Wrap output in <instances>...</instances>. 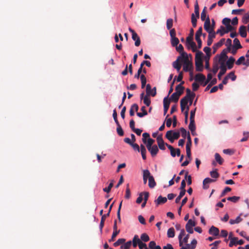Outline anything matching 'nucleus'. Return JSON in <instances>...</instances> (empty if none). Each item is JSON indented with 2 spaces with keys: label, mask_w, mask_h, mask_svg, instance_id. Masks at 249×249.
<instances>
[{
  "label": "nucleus",
  "mask_w": 249,
  "mask_h": 249,
  "mask_svg": "<svg viewBox=\"0 0 249 249\" xmlns=\"http://www.w3.org/2000/svg\"><path fill=\"white\" fill-rule=\"evenodd\" d=\"M181 55L182 62H183V71H189L193 70V64L192 62L189 61L187 53L185 52H183V53L181 54Z\"/></svg>",
  "instance_id": "nucleus-1"
},
{
  "label": "nucleus",
  "mask_w": 249,
  "mask_h": 249,
  "mask_svg": "<svg viewBox=\"0 0 249 249\" xmlns=\"http://www.w3.org/2000/svg\"><path fill=\"white\" fill-rule=\"evenodd\" d=\"M180 133L179 132H173L172 130L168 131L165 135L166 138L169 140L171 142H173L175 140H177L179 138Z\"/></svg>",
  "instance_id": "nucleus-2"
},
{
  "label": "nucleus",
  "mask_w": 249,
  "mask_h": 249,
  "mask_svg": "<svg viewBox=\"0 0 249 249\" xmlns=\"http://www.w3.org/2000/svg\"><path fill=\"white\" fill-rule=\"evenodd\" d=\"M202 21L205 20V23L204 25V29L209 33V34H211L213 32V27H212L211 28V23L210 19L209 18V17H200Z\"/></svg>",
  "instance_id": "nucleus-3"
},
{
  "label": "nucleus",
  "mask_w": 249,
  "mask_h": 249,
  "mask_svg": "<svg viewBox=\"0 0 249 249\" xmlns=\"http://www.w3.org/2000/svg\"><path fill=\"white\" fill-rule=\"evenodd\" d=\"M192 140L189 132H188L187 142L186 145V156L188 158L191 159V146Z\"/></svg>",
  "instance_id": "nucleus-4"
},
{
  "label": "nucleus",
  "mask_w": 249,
  "mask_h": 249,
  "mask_svg": "<svg viewBox=\"0 0 249 249\" xmlns=\"http://www.w3.org/2000/svg\"><path fill=\"white\" fill-rule=\"evenodd\" d=\"M193 34L192 36H189L186 38V45L187 47L189 49L191 48L192 51L195 52L196 51V44L195 42L193 41Z\"/></svg>",
  "instance_id": "nucleus-5"
},
{
  "label": "nucleus",
  "mask_w": 249,
  "mask_h": 249,
  "mask_svg": "<svg viewBox=\"0 0 249 249\" xmlns=\"http://www.w3.org/2000/svg\"><path fill=\"white\" fill-rule=\"evenodd\" d=\"M227 52L226 50H224L221 53L220 55H217L215 57V59L218 58V62L219 63H225L226 60L228 58V56L227 55Z\"/></svg>",
  "instance_id": "nucleus-6"
},
{
  "label": "nucleus",
  "mask_w": 249,
  "mask_h": 249,
  "mask_svg": "<svg viewBox=\"0 0 249 249\" xmlns=\"http://www.w3.org/2000/svg\"><path fill=\"white\" fill-rule=\"evenodd\" d=\"M196 225V223L194 221H193L191 219L188 220L185 226L186 231L189 233H193L194 232L193 227H195Z\"/></svg>",
  "instance_id": "nucleus-7"
},
{
  "label": "nucleus",
  "mask_w": 249,
  "mask_h": 249,
  "mask_svg": "<svg viewBox=\"0 0 249 249\" xmlns=\"http://www.w3.org/2000/svg\"><path fill=\"white\" fill-rule=\"evenodd\" d=\"M146 93L147 95H151L154 97L156 95V88L154 87L153 89H151V87L150 84H147L146 86Z\"/></svg>",
  "instance_id": "nucleus-8"
},
{
  "label": "nucleus",
  "mask_w": 249,
  "mask_h": 249,
  "mask_svg": "<svg viewBox=\"0 0 249 249\" xmlns=\"http://www.w3.org/2000/svg\"><path fill=\"white\" fill-rule=\"evenodd\" d=\"M113 204V203H112L110 206L108 213L107 214H105L102 216L101 222H100V228L101 231H102V229L104 226V222H105V220L106 218H107V217H108L109 216V214L111 212Z\"/></svg>",
  "instance_id": "nucleus-9"
},
{
  "label": "nucleus",
  "mask_w": 249,
  "mask_h": 249,
  "mask_svg": "<svg viewBox=\"0 0 249 249\" xmlns=\"http://www.w3.org/2000/svg\"><path fill=\"white\" fill-rule=\"evenodd\" d=\"M180 61H182V55L178 56L177 60L173 62V67L177 70V71L179 72L181 67V64L180 63Z\"/></svg>",
  "instance_id": "nucleus-10"
},
{
  "label": "nucleus",
  "mask_w": 249,
  "mask_h": 249,
  "mask_svg": "<svg viewBox=\"0 0 249 249\" xmlns=\"http://www.w3.org/2000/svg\"><path fill=\"white\" fill-rule=\"evenodd\" d=\"M157 141L159 148L162 150H164L165 149V145H166V143H164L161 135L157 137Z\"/></svg>",
  "instance_id": "nucleus-11"
},
{
  "label": "nucleus",
  "mask_w": 249,
  "mask_h": 249,
  "mask_svg": "<svg viewBox=\"0 0 249 249\" xmlns=\"http://www.w3.org/2000/svg\"><path fill=\"white\" fill-rule=\"evenodd\" d=\"M220 64V68L219 69H220V71L219 72V73L218 74V78L219 80H220L221 78V76L224 75L226 71H227V67H226V66L225 65V64L224 63H219Z\"/></svg>",
  "instance_id": "nucleus-12"
},
{
  "label": "nucleus",
  "mask_w": 249,
  "mask_h": 249,
  "mask_svg": "<svg viewBox=\"0 0 249 249\" xmlns=\"http://www.w3.org/2000/svg\"><path fill=\"white\" fill-rule=\"evenodd\" d=\"M148 150L150 153L152 157H154L157 155L159 152V149L156 145H153L150 147L147 148Z\"/></svg>",
  "instance_id": "nucleus-13"
},
{
  "label": "nucleus",
  "mask_w": 249,
  "mask_h": 249,
  "mask_svg": "<svg viewBox=\"0 0 249 249\" xmlns=\"http://www.w3.org/2000/svg\"><path fill=\"white\" fill-rule=\"evenodd\" d=\"M245 10L243 9H234L231 11L232 15H243V16H249V11L245 13Z\"/></svg>",
  "instance_id": "nucleus-14"
},
{
  "label": "nucleus",
  "mask_w": 249,
  "mask_h": 249,
  "mask_svg": "<svg viewBox=\"0 0 249 249\" xmlns=\"http://www.w3.org/2000/svg\"><path fill=\"white\" fill-rule=\"evenodd\" d=\"M170 103V100H169L168 97H165L163 99L164 115L167 113L169 107Z\"/></svg>",
  "instance_id": "nucleus-15"
},
{
  "label": "nucleus",
  "mask_w": 249,
  "mask_h": 249,
  "mask_svg": "<svg viewBox=\"0 0 249 249\" xmlns=\"http://www.w3.org/2000/svg\"><path fill=\"white\" fill-rule=\"evenodd\" d=\"M209 233L211 235L216 236L219 234V230L217 228L212 226L209 230Z\"/></svg>",
  "instance_id": "nucleus-16"
},
{
  "label": "nucleus",
  "mask_w": 249,
  "mask_h": 249,
  "mask_svg": "<svg viewBox=\"0 0 249 249\" xmlns=\"http://www.w3.org/2000/svg\"><path fill=\"white\" fill-rule=\"evenodd\" d=\"M235 62V59L231 56L226 62V66L227 69L231 70L233 68V64Z\"/></svg>",
  "instance_id": "nucleus-17"
},
{
  "label": "nucleus",
  "mask_w": 249,
  "mask_h": 249,
  "mask_svg": "<svg viewBox=\"0 0 249 249\" xmlns=\"http://www.w3.org/2000/svg\"><path fill=\"white\" fill-rule=\"evenodd\" d=\"M196 69L197 71H202L203 70L202 60L195 61Z\"/></svg>",
  "instance_id": "nucleus-18"
},
{
  "label": "nucleus",
  "mask_w": 249,
  "mask_h": 249,
  "mask_svg": "<svg viewBox=\"0 0 249 249\" xmlns=\"http://www.w3.org/2000/svg\"><path fill=\"white\" fill-rule=\"evenodd\" d=\"M184 83V82L182 81V82H181L180 84H179V85H178V86H176V89H175V90H176L175 92L177 93L178 94H179L180 95H181L183 92V90L184 89V88L182 86V85Z\"/></svg>",
  "instance_id": "nucleus-19"
},
{
  "label": "nucleus",
  "mask_w": 249,
  "mask_h": 249,
  "mask_svg": "<svg viewBox=\"0 0 249 249\" xmlns=\"http://www.w3.org/2000/svg\"><path fill=\"white\" fill-rule=\"evenodd\" d=\"M150 176H151V174L148 170H144L143 171L142 177H143V183L144 184H146L147 179L149 178V177H150Z\"/></svg>",
  "instance_id": "nucleus-20"
},
{
  "label": "nucleus",
  "mask_w": 249,
  "mask_h": 249,
  "mask_svg": "<svg viewBox=\"0 0 249 249\" xmlns=\"http://www.w3.org/2000/svg\"><path fill=\"white\" fill-rule=\"evenodd\" d=\"M132 38L135 41V45L137 47L140 46L141 44V40L140 37L137 33H133L132 35Z\"/></svg>",
  "instance_id": "nucleus-21"
},
{
  "label": "nucleus",
  "mask_w": 249,
  "mask_h": 249,
  "mask_svg": "<svg viewBox=\"0 0 249 249\" xmlns=\"http://www.w3.org/2000/svg\"><path fill=\"white\" fill-rule=\"evenodd\" d=\"M214 181L215 180L211 179L209 178H205L203 181V188L205 189H208L209 188V186L207 185V184L214 182Z\"/></svg>",
  "instance_id": "nucleus-22"
},
{
  "label": "nucleus",
  "mask_w": 249,
  "mask_h": 249,
  "mask_svg": "<svg viewBox=\"0 0 249 249\" xmlns=\"http://www.w3.org/2000/svg\"><path fill=\"white\" fill-rule=\"evenodd\" d=\"M167 201V198L165 197H162L161 196H160L157 200L155 201L157 205L161 204H164Z\"/></svg>",
  "instance_id": "nucleus-23"
},
{
  "label": "nucleus",
  "mask_w": 249,
  "mask_h": 249,
  "mask_svg": "<svg viewBox=\"0 0 249 249\" xmlns=\"http://www.w3.org/2000/svg\"><path fill=\"white\" fill-rule=\"evenodd\" d=\"M205 79V76L201 73H197L196 75L195 80L197 82H203Z\"/></svg>",
  "instance_id": "nucleus-24"
},
{
  "label": "nucleus",
  "mask_w": 249,
  "mask_h": 249,
  "mask_svg": "<svg viewBox=\"0 0 249 249\" xmlns=\"http://www.w3.org/2000/svg\"><path fill=\"white\" fill-rule=\"evenodd\" d=\"M224 42H225V39L222 38L217 43L214 44L213 47V49L214 50V52H215L218 48L221 47L223 45V44H224Z\"/></svg>",
  "instance_id": "nucleus-25"
},
{
  "label": "nucleus",
  "mask_w": 249,
  "mask_h": 249,
  "mask_svg": "<svg viewBox=\"0 0 249 249\" xmlns=\"http://www.w3.org/2000/svg\"><path fill=\"white\" fill-rule=\"evenodd\" d=\"M142 158L143 160H145L146 159V150L145 146L143 144L140 145V151Z\"/></svg>",
  "instance_id": "nucleus-26"
},
{
  "label": "nucleus",
  "mask_w": 249,
  "mask_h": 249,
  "mask_svg": "<svg viewBox=\"0 0 249 249\" xmlns=\"http://www.w3.org/2000/svg\"><path fill=\"white\" fill-rule=\"evenodd\" d=\"M156 185V183L155 181L154 178L151 175L148 179V186L150 188H153Z\"/></svg>",
  "instance_id": "nucleus-27"
},
{
  "label": "nucleus",
  "mask_w": 249,
  "mask_h": 249,
  "mask_svg": "<svg viewBox=\"0 0 249 249\" xmlns=\"http://www.w3.org/2000/svg\"><path fill=\"white\" fill-rule=\"evenodd\" d=\"M148 247L150 249H161L160 246L156 245V243L154 241H151L149 243Z\"/></svg>",
  "instance_id": "nucleus-28"
},
{
  "label": "nucleus",
  "mask_w": 249,
  "mask_h": 249,
  "mask_svg": "<svg viewBox=\"0 0 249 249\" xmlns=\"http://www.w3.org/2000/svg\"><path fill=\"white\" fill-rule=\"evenodd\" d=\"M239 33L240 36L243 37H246L247 36V34L246 31V28L244 26H242L240 27Z\"/></svg>",
  "instance_id": "nucleus-29"
},
{
  "label": "nucleus",
  "mask_w": 249,
  "mask_h": 249,
  "mask_svg": "<svg viewBox=\"0 0 249 249\" xmlns=\"http://www.w3.org/2000/svg\"><path fill=\"white\" fill-rule=\"evenodd\" d=\"M233 44L232 47H233L234 48H236V49H241L242 48V46L241 45L240 42L238 38H235L233 39Z\"/></svg>",
  "instance_id": "nucleus-30"
},
{
  "label": "nucleus",
  "mask_w": 249,
  "mask_h": 249,
  "mask_svg": "<svg viewBox=\"0 0 249 249\" xmlns=\"http://www.w3.org/2000/svg\"><path fill=\"white\" fill-rule=\"evenodd\" d=\"M180 96V95L178 94L177 93L174 92L172 94L169 100H170V101L171 100L174 102L177 103L178 101Z\"/></svg>",
  "instance_id": "nucleus-31"
},
{
  "label": "nucleus",
  "mask_w": 249,
  "mask_h": 249,
  "mask_svg": "<svg viewBox=\"0 0 249 249\" xmlns=\"http://www.w3.org/2000/svg\"><path fill=\"white\" fill-rule=\"evenodd\" d=\"M141 109L142 110V113L141 112H137V115L138 116L142 118V117H143V116L147 115V112L146 110L145 107L144 106L142 107H141Z\"/></svg>",
  "instance_id": "nucleus-32"
},
{
  "label": "nucleus",
  "mask_w": 249,
  "mask_h": 249,
  "mask_svg": "<svg viewBox=\"0 0 249 249\" xmlns=\"http://www.w3.org/2000/svg\"><path fill=\"white\" fill-rule=\"evenodd\" d=\"M185 232L183 229L180 230V233L178 235V240H179V246L181 247L182 246V239L183 236L185 235Z\"/></svg>",
  "instance_id": "nucleus-33"
},
{
  "label": "nucleus",
  "mask_w": 249,
  "mask_h": 249,
  "mask_svg": "<svg viewBox=\"0 0 249 249\" xmlns=\"http://www.w3.org/2000/svg\"><path fill=\"white\" fill-rule=\"evenodd\" d=\"M140 240V239H139L138 235H135L132 241V244L134 248L136 247L138 245Z\"/></svg>",
  "instance_id": "nucleus-34"
},
{
  "label": "nucleus",
  "mask_w": 249,
  "mask_h": 249,
  "mask_svg": "<svg viewBox=\"0 0 249 249\" xmlns=\"http://www.w3.org/2000/svg\"><path fill=\"white\" fill-rule=\"evenodd\" d=\"M189 128L191 132H195L196 129L195 120H190V122L189 125Z\"/></svg>",
  "instance_id": "nucleus-35"
},
{
  "label": "nucleus",
  "mask_w": 249,
  "mask_h": 249,
  "mask_svg": "<svg viewBox=\"0 0 249 249\" xmlns=\"http://www.w3.org/2000/svg\"><path fill=\"white\" fill-rule=\"evenodd\" d=\"M215 160L220 165L222 164L224 161V160L221 158L220 155L216 153L214 155Z\"/></svg>",
  "instance_id": "nucleus-36"
},
{
  "label": "nucleus",
  "mask_w": 249,
  "mask_h": 249,
  "mask_svg": "<svg viewBox=\"0 0 249 249\" xmlns=\"http://www.w3.org/2000/svg\"><path fill=\"white\" fill-rule=\"evenodd\" d=\"M187 102L185 99H181L180 100V108L181 110L183 112L187 107Z\"/></svg>",
  "instance_id": "nucleus-37"
},
{
  "label": "nucleus",
  "mask_w": 249,
  "mask_h": 249,
  "mask_svg": "<svg viewBox=\"0 0 249 249\" xmlns=\"http://www.w3.org/2000/svg\"><path fill=\"white\" fill-rule=\"evenodd\" d=\"M142 242H148L149 240V236L145 233H142L141 235V239H140Z\"/></svg>",
  "instance_id": "nucleus-38"
},
{
  "label": "nucleus",
  "mask_w": 249,
  "mask_h": 249,
  "mask_svg": "<svg viewBox=\"0 0 249 249\" xmlns=\"http://www.w3.org/2000/svg\"><path fill=\"white\" fill-rule=\"evenodd\" d=\"M167 236L169 238H173L175 236V231L173 228H170L168 230Z\"/></svg>",
  "instance_id": "nucleus-39"
},
{
  "label": "nucleus",
  "mask_w": 249,
  "mask_h": 249,
  "mask_svg": "<svg viewBox=\"0 0 249 249\" xmlns=\"http://www.w3.org/2000/svg\"><path fill=\"white\" fill-rule=\"evenodd\" d=\"M143 103L147 107H149L151 104V100L149 95H146L143 97Z\"/></svg>",
  "instance_id": "nucleus-40"
},
{
  "label": "nucleus",
  "mask_w": 249,
  "mask_h": 249,
  "mask_svg": "<svg viewBox=\"0 0 249 249\" xmlns=\"http://www.w3.org/2000/svg\"><path fill=\"white\" fill-rule=\"evenodd\" d=\"M140 78L142 83V88L143 89L146 86V78L143 74L141 75Z\"/></svg>",
  "instance_id": "nucleus-41"
},
{
  "label": "nucleus",
  "mask_w": 249,
  "mask_h": 249,
  "mask_svg": "<svg viewBox=\"0 0 249 249\" xmlns=\"http://www.w3.org/2000/svg\"><path fill=\"white\" fill-rule=\"evenodd\" d=\"M125 239L124 238H120L116 242L113 244V246L115 247L124 243Z\"/></svg>",
  "instance_id": "nucleus-42"
},
{
  "label": "nucleus",
  "mask_w": 249,
  "mask_h": 249,
  "mask_svg": "<svg viewBox=\"0 0 249 249\" xmlns=\"http://www.w3.org/2000/svg\"><path fill=\"white\" fill-rule=\"evenodd\" d=\"M132 245V241H129L121 246V249H129Z\"/></svg>",
  "instance_id": "nucleus-43"
},
{
  "label": "nucleus",
  "mask_w": 249,
  "mask_h": 249,
  "mask_svg": "<svg viewBox=\"0 0 249 249\" xmlns=\"http://www.w3.org/2000/svg\"><path fill=\"white\" fill-rule=\"evenodd\" d=\"M219 68L220 67L218 66V64L217 62H215L213 64L212 71L214 74L217 73Z\"/></svg>",
  "instance_id": "nucleus-44"
},
{
  "label": "nucleus",
  "mask_w": 249,
  "mask_h": 249,
  "mask_svg": "<svg viewBox=\"0 0 249 249\" xmlns=\"http://www.w3.org/2000/svg\"><path fill=\"white\" fill-rule=\"evenodd\" d=\"M173 20L172 18H168L166 21V27L168 30H170L173 26Z\"/></svg>",
  "instance_id": "nucleus-45"
},
{
  "label": "nucleus",
  "mask_w": 249,
  "mask_h": 249,
  "mask_svg": "<svg viewBox=\"0 0 249 249\" xmlns=\"http://www.w3.org/2000/svg\"><path fill=\"white\" fill-rule=\"evenodd\" d=\"M117 125V132L118 134L120 136H123L124 134V131H123L121 126L120 125V124H118Z\"/></svg>",
  "instance_id": "nucleus-46"
},
{
  "label": "nucleus",
  "mask_w": 249,
  "mask_h": 249,
  "mask_svg": "<svg viewBox=\"0 0 249 249\" xmlns=\"http://www.w3.org/2000/svg\"><path fill=\"white\" fill-rule=\"evenodd\" d=\"M203 55V53L201 52H200V51L197 52L196 54L195 61L202 60V56Z\"/></svg>",
  "instance_id": "nucleus-47"
},
{
  "label": "nucleus",
  "mask_w": 249,
  "mask_h": 249,
  "mask_svg": "<svg viewBox=\"0 0 249 249\" xmlns=\"http://www.w3.org/2000/svg\"><path fill=\"white\" fill-rule=\"evenodd\" d=\"M113 186V180H111L110 183H109V185L108 186V187L107 188H104L103 191L105 192L108 193L109 192H110Z\"/></svg>",
  "instance_id": "nucleus-48"
},
{
  "label": "nucleus",
  "mask_w": 249,
  "mask_h": 249,
  "mask_svg": "<svg viewBox=\"0 0 249 249\" xmlns=\"http://www.w3.org/2000/svg\"><path fill=\"white\" fill-rule=\"evenodd\" d=\"M155 142V140L151 139V138H149L148 139L147 141H146V147L147 148H148V147H150L151 146H152L153 145V144L154 143V142Z\"/></svg>",
  "instance_id": "nucleus-49"
},
{
  "label": "nucleus",
  "mask_w": 249,
  "mask_h": 249,
  "mask_svg": "<svg viewBox=\"0 0 249 249\" xmlns=\"http://www.w3.org/2000/svg\"><path fill=\"white\" fill-rule=\"evenodd\" d=\"M240 199L239 196H233L231 197H229L227 198V200L233 202L234 203H236Z\"/></svg>",
  "instance_id": "nucleus-50"
},
{
  "label": "nucleus",
  "mask_w": 249,
  "mask_h": 249,
  "mask_svg": "<svg viewBox=\"0 0 249 249\" xmlns=\"http://www.w3.org/2000/svg\"><path fill=\"white\" fill-rule=\"evenodd\" d=\"M185 179H187L188 185H190L192 184V178L190 175H188V172H186L185 176Z\"/></svg>",
  "instance_id": "nucleus-51"
},
{
  "label": "nucleus",
  "mask_w": 249,
  "mask_h": 249,
  "mask_svg": "<svg viewBox=\"0 0 249 249\" xmlns=\"http://www.w3.org/2000/svg\"><path fill=\"white\" fill-rule=\"evenodd\" d=\"M179 43V39L176 37L171 38V44L173 46H177Z\"/></svg>",
  "instance_id": "nucleus-52"
},
{
  "label": "nucleus",
  "mask_w": 249,
  "mask_h": 249,
  "mask_svg": "<svg viewBox=\"0 0 249 249\" xmlns=\"http://www.w3.org/2000/svg\"><path fill=\"white\" fill-rule=\"evenodd\" d=\"M245 58L244 56H242L236 61L235 63L237 65H240L241 64L245 63Z\"/></svg>",
  "instance_id": "nucleus-53"
},
{
  "label": "nucleus",
  "mask_w": 249,
  "mask_h": 249,
  "mask_svg": "<svg viewBox=\"0 0 249 249\" xmlns=\"http://www.w3.org/2000/svg\"><path fill=\"white\" fill-rule=\"evenodd\" d=\"M195 16H199V5L197 0L196 1L195 4Z\"/></svg>",
  "instance_id": "nucleus-54"
},
{
  "label": "nucleus",
  "mask_w": 249,
  "mask_h": 249,
  "mask_svg": "<svg viewBox=\"0 0 249 249\" xmlns=\"http://www.w3.org/2000/svg\"><path fill=\"white\" fill-rule=\"evenodd\" d=\"M211 176L213 178H218L219 177V174L217 171V169H215L213 171H212L210 172Z\"/></svg>",
  "instance_id": "nucleus-55"
},
{
  "label": "nucleus",
  "mask_w": 249,
  "mask_h": 249,
  "mask_svg": "<svg viewBox=\"0 0 249 249\" xmlns=\"http://www.w3.org/2000/svg\"><path fill=\"white\" fill-rule=\"evenodd\" d=\"M130 195L131 193L130 189L129 188V184H127L126 188L125 198L126 199H129L130 197Z\"/></svg>",
  "instance_id": "nucleus-56"
},
{
  "label": "nucleus",
  "mask_w": 249,
  "mask_h": 249,
  "mask_svg": "<svg viewBox=\"0 0 249 249\" xmlns=\"http://www.w3.org/2000/svg\"><path fill=\"white\" fill-rule=\"evenodd\" d=\"M237 240H238L237 237H233V239H231L230 240V242L229 245V247H232L233 246L237 245L236 242H237Z\"/></svg>",
  "instance_id": "nucleus-57"
},
{
  "label": "nucleus",
  "mask_w": 249,
  "mask_h": 249,
  "mask_svg": "<svg viewBox=\"0 0 249 249\" xmlns=\"http://www.w3.org/2000/svg\"><path fill=\"white\" fill-rule=\"evenodd\" d=\"M180 131L181 133V136L184 139H185L186 137H187L188 132H187V131L185 128L181 127L180 129Z\"/></svg>",
  "instance_id": "nucleus-58"
},
{
  "label": "nucleus",
  "mask_w": 249,
  "mask_h": 249,
  "mask_svg": "<svg viewBox=\"0 0 249 249\" xmlns=\"http://www.w3.org/2000/svg\"><path fill=\"white\" fill-rule=\"evenodd\" d=\"M120 230H118V231H113L112 237L111 239H110L108 241L109 242H111L112 241H114L115 240V238L116 237V236L119 233Z\"/></svg>",
  "instance_id": "nucleus-59"
},
{
  "label": "nucleus",
  "mask_w": 249,
  "mask_h": 249,
  "mask_svg": "<svg viewBox=\"0 0 249 249\" xmlns=\"http://www.w3.org/2000/svg\"><path fill=\"white\" fill-rule=\"evenodd\" d=\"M194 93V92H192L191 90L189 89H186V95L182 99H185L186 101L189 98V97H191L192 94Z\"/></svg>",
  "instance_id": "nucleus-60"
},
{
  "label": "nucleus",
  "mask_w": 249,
  "mask_h": 249,
  "mask_svg": "<svg viewBox=\"0 0 249 249\" xmlns=\"http://www.w3.org/2000/svg\"><path fill=\"white\" fill-rule=\"evenodd\" d=\"M244 137L241 139V142H244L248 140L249 137V132H244L243 133Z\"/></svg>",
  "instance_id": "nucleus-61"
},
{
  "label": "nucleus",
  "mask_w": 249,
  "mask_h": 249,
  "mask_svg": "<svg viewBox=\"0 0 249 249\" xmlns=\"http://www.w3.org/2000/svg\"><path fill=\"white\" fill-rule=\"evenodd\" d=\"M195 95H196V94L193 93L191 97H189V98H187L188 99L186 100V102H187V104L189 102V105L188 106L190 107V106H191L192 105L193 100H194V97H195Z\"/></svg>",
  "instance_id": "nucleus-62"
},
{
  "label": "nucleus",
  "mask_w": 249,
  "mask_h": 249,
  "mask_svg": "<svg viewBox=\"0 0 249 249\" xmlns=\"http://www.w3.org/2000/svg\"><path fill=\"white\" fill-rule=\"evenodd\" d=\"M142 141L144 143H146V139L150 138L149 134L146 132L142 134Z\"/></svg>",
  "instance_id": "nucleus-63"
},
{
  "label": "nucleus",
  "mask_w": 249,
  "mask_h": 249,
  "mask_svg": "<svg viewBox=\"0 0 249 249\" xmlns=\"http://www.w3.org/2000/svg\"><path fill=\"white\" fill-rule=\"evenodd\" d=\"M138 246L140 249H146L147 248L146 244L143 243L141 240L139 241Z\"/></svg>",
  "instance_id": "nucleus-64"
}]
</instances>
